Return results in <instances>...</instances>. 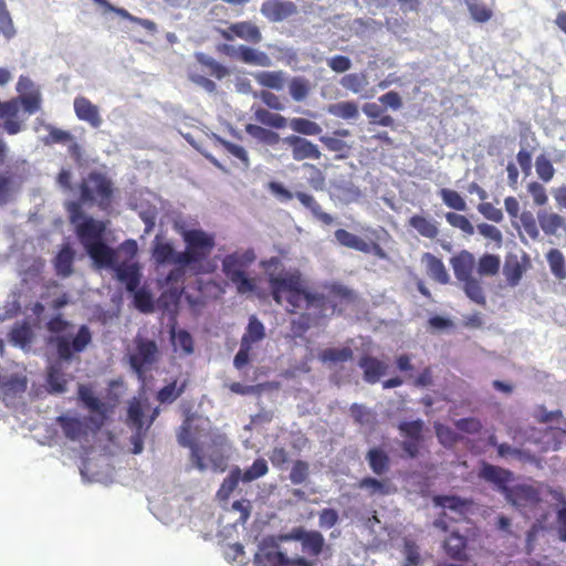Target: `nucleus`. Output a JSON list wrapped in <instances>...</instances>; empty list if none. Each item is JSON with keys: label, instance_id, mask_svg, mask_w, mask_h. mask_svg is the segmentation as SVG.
<instances>
[{"label": "nucleus", "instance_id": "nucleus-61", "mask_svg": "<svg viewBox=\"0 0 566 566\" xmlns=\"http://www.w3.org/2000/svg\"><path fill=\"white\" fill-rule=\"evenodd\" d=\"M446 219L450 226L460 229L465 234L472 235L474 233V228L465 216L455 212H447Z\"/></svg>", "mask_w": 566, "mask_h": 566}, {"label": "nucleus", "instance_id": "nucleus-60", "mask_svg": "<svg viewBox=\"0 0 566 566\" xmlns=\"http://www.w3.org/2000/svg\"><path fill=\"white\" fill-rule=\"evenodd\" d=\"M304 547L312 555H318L324 546V538L318 532H306L302 536Z\"/></svg>", "mask_w": 566, "mask_h": 566}, {"label": "nucleus", "instance_id": "nucleus-54", "mask_svg": "<svg viewBox=\"0 0 566 566\" xmlns=\"http://www.w3.org/2000/svg\"><path fill=\"white\" fill-rule=\"evenodd\" d=\"M439 196L447 207L454 209L457 211L467 210L465 200L458 191L449 188H442L439 190Z\"/></svg>", "mask_w": 566, "mask_h": 566}, {"label": "nucleus", "instance_id": "nucleus-47", "mask_svg": "<svg viewBox=\"0 0 566 566\" xmlns=\"http://www.w3.org/2000/svg\"><path fill=\"white\" fill-rule=\"evenodd\" d=\"M311 90L310 81L303 76L292 77L289 82V93L293 101H304Z\"/></svg>", "mask_w": 566, "mask_h": 566}, {"label": "nucleus", "instance_id": "nucleus-64", "mask_svg": "<svg viewBox=\"0 0 566 566\" xmlns=\"http://www.w3.org/2000/svg\"><path fill=\"white\" fill-rule=\"evenodd\" d=\"M308 476V464L305 461L297 460L293 463L290 480L293 484H302Z\"/></svg>", "mask_w": 566, "mask_h": 566}, {"label": "nucleus", "instance_id": "nucleus-50", "mask_svg": "<svg viewBox=\"0 0 566 566\" xmlns=\"http://www.w3.org/2000/svg\"><path fill=\"white\" fill-rule=\"evenodd\" d=\"M551 272L558 280L566 279V266L563 253L557 249H552L546 255Z\"/></svg>", "mask_w": 566, "mask_h": 566}, {"label": "nucleus", "instance_id": "nucleus-2", "mask_svg": "<svg viewBox=\"0 0 566 566\" xmlns=\"http://www.w3.org/2000/svg\"><path fill=\"white\" fill-rule=\"evenodd\" d=\"M271 296L274 302L282 305L284 295L292 307V312L301 307V296L305 291L302 273L298 269L286 270L282 268L279 272L269 271L268 279Z\"/></svg>", "mask_w": 566, "mask_h": 566}, {"label": "nucleus", "instance_id": "nucleus-25", "mask_svg": "<svg viewBox=\"0 0 566 566\" xmlns=\"http://www.w3.org/2000/svg\"><path fill=\"white\" fill-rule=\"evenodd\" d=\"M523 259L524 262H522L517 255H509L505 259L503 274L510 286H516L520 283L523 274L526 272L528 259L526 256Z\"/></svg>", "mask_w": 566, "mask_h": 566}, {"label": "nucleus", "instance_id": "nucleus-8", "mask_svg": "<svg viewBox=\"0 0 566 566\" xmlns=\"http://www.w3.org/2000/svg\"><path fill=\"white\" fill-rule=\"evenodd\" d=\"M181 412L185 419L177 433L178 443L181 447H187L190 449L191 460L193 464L200 471H205L208 468V464L206 463L203 457L201 455L200 449L196 443V439L191 431L192 421L196 418V413L192 411V405L184 403L181 406Z\"/></svg>", "mask_w": 566, "mask_h": 566}, {"label": "nucleus", "instance_id": "nucleus-53", "mask_svg": "<svg viewBox=\"0 0 566 566\" xmlns=\"http://www.w3.org/2000/svg\"><path fill=\"white\" fill-rule=\"evenodd\" d=\"M268 472V462L263 458H258L244 472L241 471V481L244 483L252 482L264 476Z\"/></svg>", "mask_w": 566, "mask_h": 566}, {"label": "nucleus", "instance_id": "nucleus-49", "mask_svg": "<svg viewBox=\"0 0 566 566\" xmlns=\"http://www.w3.org/2000/svg\"><path fill=\"white\" fill-rule=\"evenodd\" d=\"M241 481V470L240 468H233L229 475L223 480L220 489L217 492V496L219 500L224 501L228 500L231 493L235 490L239 482Z\"/></svg>", "mask_w": 566, "mask_h": 566}, {"label": "nucleus", "instance_id": "nucleus-42", "mask_svg": "<svg viewBox=\"0 0 566 566\" xmlns=\"http://www.w3.org/2000/svg\"><path fill=\"white\" fill-rule=\"evenodd\" d=\"M465 295L475 304L485 306L486 297L481 285V282L475 277H470L461 282Z\"/></svg>", "mask_w": 566, "mask_h": 566}, {"label": "nucleus", "instance_id": "nucleus-29", "mask_svg": "<svg viewBox=\"0 0 566 566\" xmlns=\"http://www.w3.org/2000/svg\"><path fill=\"white\" fill-rule=\"evenodd\" d=\"M255 260V253L252 249H248L243 252L235 251L228 254L222 260V271H235L244 270Z\"/></svg>", "mask_w": 566, "mask_h": 566}, {"label": "nucleus", "instance_id": "nucleus-58", "mask_svg": "<svg viewBox=\"0 0 566 566\" xmlns=\"http://www.w3.org/2000/svg\"><path fill=\"white\" fill-rule=\"evenodd\" d=\"M535 169L538 178L543 182H549L555 175V168L551 159L544 154L536 157Z\"/></svg>", "mask_w": 566, "mask_h": 566}, {"label": "nucleus", "instance_id": "nucleus-31", "mask_svg": "<svg viewBox=\"0 0 566 566\" xmlns=\"http://www.w3.org/2000/svg\"><path fill=\"white\" fill-rule=\"evenodd\" d=\"M436 506L448 509L460 515H465L472 502L458 495H436L432 499Z\"/></svg>", "mask_w": 566, "mask_h": 566}, {"label": "nucleus", "instance_id": "nucleus-44", "mask_svg": "<svg viewBox=\"0 0 566 566\" xmlns=\"http://www.w3.org/2000/svg\"><path fill=\"white\" fill-rule=\"evenodd\" d=\"M397 368L403 373V379L400 377H392L385 381L386 388L399 387L406 381V377L408 374H415L413 365L411 364V358L407 354L399 355L396 358Z\"/></svg>", "mask_w": 566, "mask_h": 566}, {"label": "nucleus", "instance_id": "nucleus-41", "mask_svg": "<svg viewBox=\"0 0 566 566\" xmlns=\"http://www.w3.org/2000/svg\"><path fill=\"white\" fill-rule=\"evenodd\" d=\"M358 488L366 491L368 495H387L391 492V483L387 480L365 478L358 483Z\"/></svg>", "mask_w": 566, "mask_h": 566}, {"label": "nucleus", "instance_id": "nucleus-24", "mask_svg": "<svg viewBox=\"0 0 566 566\" xmlns=\"http://www.w3.org/2000/svg\"><path fill=\"white\" fill-rule=\"evenodd\" d=\"M421 261L424 263L427 274L430 279L442 285L450 282V275L441 259L430 252H424L421 256Z\"/></svg>", "mask_w": 566, "mask_h": 566}, {"label": "nucleus", "instance_id": "nucleus-28", "mask_svg": "<svg viewBox=\"0 0 566 566\" xmlns=\"http://www.w3.org/2000/svg\"><path fill=\"white\" fill-rule=\"evenodd\" d=\"M353 353L348 347H331L323 349L318 357L319 360L331 369L338 368L344 363L352 359Z\"/></svg>", "mask_w": 566, "mask_h": 566}, {"label": "nucleus", "instance_id": "nucleus-51", "mask_svg": "<svg viewBox=\"0 0 566 566\" xmlns=\"http://www.w3.org/2000/svg\"><path fill=\"white\" fill-rule=\"evenodd\" d=\"M501 261L497 255L483 254L478 262V273L481 276H494L500 271Z\"/></svg>", "mask_w": 566, "mask_h": 566}, {"label": "nucleus", "instance_id": "nucleus-5", "mask_svg": "<svg viewBox=\"0 0 566 566\" xmlns=\"http://www.w3.org/2000/svg\"><path fill=\"white\" fill-rule=\"evenodd\" d=\"M112 182L101 172H91L85 178L80 187V200L77 201L81 207L99 200L98 205L105 207L112 196Z\"/></svg>", "mask_w": 566, "mask_h": 566}, {"label": "nucleus", "instance_id": "nucleus-14", "mask_svg": "<svg viewBox=\"0 0 566 566\" xmlns=\"http://www.w3.org/2000/svg\"><path fill=\"white\" fill-rule=\"evenodd\" d=\"M254 562L258 566H311L304 557L289 558L282 552L275 549L258 553Z\"/></svg>", "mask_w": 566, "mask_h": 566}, {"label": "nucleus", "instance_id": "nucleus-35", "mask_svg": "<svg viewBox=\"0 0 566 566\" xmlns=\"http://www.w3.org/2000/svg\"><path fill=\"white\" fill-rule=\"evenodd\" d=\"M230 30L235 36L247 42L258 44L262 41L260 29L250 21L235 22L230 25Z\"/></svg>", "mask_w": 566, "mask_h": 566}, {"label": "nucleus", "instance_id": "nucleus-48", "mask_svg": "<svg viewBox=\"0 0 566 566\" xmlns=\"http://www.w3.org/2000/svg\"><path fill=\"white\" fill-rule=\"evenodd\" d=\"M129 294L133 296L136 308L140 312L150 313L154 311V297L148 290L137 286L136 290L130 291Z\"/></svg>", "mask_w": 566, "mask_h": 566}, {"label": "nucleus", "instance_id": "nucleus-30", "mask_svg": "<svg viewBox=\"0 0 566 566\" xmlns=\"http://www.w3.org/2000/svg\"><path fill=\"white\" fill-rule=\"evenodd\" d=\"M96 4L103 8V13L114 12L117 15L126 19L130 22L138 23L144 27L148 31H154L156 29V24L147 19L137 18L130 14L126 9L113 6L108 0H93Z\"/></svg>", "mask_w": 566, "mask_h": 566}, {"label": "nucleus", "instance_id": "nucleus-56", "mask_svg": "<svg viewBox=\"0 0 566 566\" xmlns=\"http://www.w3.org/2000/svg\"><path fill=\"white\" fill-rule=\"evenodd\" d=\"M468 10L472 19L479 23H484L493 17V11L484 3L476 0H465Z\"/></svg>", "mask_w": 566, "mask_h": 566}, {"label": "nucleus", "instance_id": "nucleus-23", "mask_svg": "<svg viewBox=\"0 0 566 566\" xmlns=\"http://www.w3.org/2000/svg\"><path fill=\"white\" fill-rule=\"evenodd\" d=\"M359 366L364 370L366 381L376 384L388 374L390 365L375 357H364L359 361Z\"/></svg>", "mask_w": 566, "mask_h": 566}, {"label": "nucleus", "instance_id": "nucleus-10", "mask_svg": "<svg viewBox=\"0 0 566 566\" xmlns=\"http://www.w3.org/2000/svg\"><path fill=\"white\" fill-rule=\"evenodd\" d=\"M389 238V233L382 228L368 230L364 233V237H356V250L370 253L381 260H388V254L381 244L388 241Z\"/></svg>", "mask_w": 566, "mask_h": 566}, {"label": "nucleus", "instance_id": "nucleus-59", "mask_svg": "<svg viewBox=\"0 0 566 566\" xmlns=\"http://www.w3.org/2000/svg\"><path fill=\"white\" fill-rule=\"evenodd\" d=\"M520 222L524 230V232L532 239L533 241L538 240L539 238V229L534 214L531 211H523L520 214Z\"/></svg>", "mask_w": 566, "mask_h": 566}, {"label": "nucleus", "instance_id": "nucleus-32", "mask_svg": "<svg viewBox=\"0 0 566 566\" xmlns=\"http://www.w3.org/2000/svg\"><path fill=\"white\" fill-rule=\"evenodd\" d=\"M408 226L413 228L423 238L434 239L439 234L438 223L424 216L413 214L409 218Z\"/></svg>", "mask_w": 566, "mask_h": 566}, {"label": "nucleus", "instance_id": "nucleus-52", "mask_svg": "<svg viewBox=\"0 0 566 566\" xmlns=\"http://www.w3.org/2000/svg\"><path fill=\"white\" fill-rule=\"evenodd\" d=\"M254 117L261 124L273 128H283L287 124V119L284 116L276 113H271L265 108L255 109Z\"/></svg>", "mask_w": 566, "mask_h": 566}, {"label": "nucleus", "instance_id": "nucleus-45", "mask_svg": "<svg viewBox=\"0 0 566 566\" xmlns=\"http://www.w3.org/2000/svg\"><path fill=\"white\" fill-rule=\"evenodd\" d=\"M289 126L293 132L305 136H316L322 133V127L316 122L303 117L292 118Z\"/></svg>", "mask_w": 566, "mask_h": 566}, {"label": "nucleus", "instance_id": "nucleus-12", "mask_svg": "<svg viewBox=\"0 0 566 566\" xmlns=\"http://www.w3.org/2000/svg\"><path fill=\"white\" fill-rule=\"evenodd\" d=\"M504 495L509 502L521 509L535 507L541 501L538 491L526 484L509 486Z\"/></svg>", "mask_w": 566, "mask_h": 566}, {"label": "nucleus", "instance_id": "nucleus-7", "mask_svg": "<svg viewBox=\"0 0 566 566\" xmlns=\"http://www.w3.org/2000/svg\"><path fill=\"white\" fill-rule=\"evenodd\" d=\"M182 237L186 243V250L184 251L186 262L199 266L200 262L209 256L214 247L213 237L197 229L185 231Z\"/></svg>", "mask_w": 566, "mask_h": 566}, {"label": "nucleus", "instance_id": "nucleus-62", "mask_svg": "<svg viewBox=\"0 0 566 566\" xmlns=\"http://www.w3.org/2000/svg\"><path fill=\"white\" fill-rule=\"evenodd\" d=\"M406 381L416 388L432 385L431 367H424L419 374H408L406 377Z\"/></svg>", "mask_w": 566, "mask_h": 566}, {"label": "nucleus", "instance_id": "nucleus-38", "mask_svg": "<svg viewBox=\"0 0 566 566\" xmlns=\"http://www.w3.org/2000/svg\"><path fill=\"white\" fill-rule=\"evenodd\" d=\"M264 337L265 327L263 323L255 315H251L241 342L252 346V344L262 340Z\"/></svg>", "mask_w": 566, "mask_h": 566}, {"label": "nucleus", "instance_id": "nucleus-18", "mask_svg": "<svg viewBox=\"0 0 566 566\" xmlns=\"http://www.w3.org/2000/svg\"><path fill=\"white\" fill-rule=\"evenodd\" d=\"M450 264L459 282L473 277L472 273L475 268V259L471 252L467 250L460 251L450 259Z\"/></svg>", "mask_w": 566, "mask_h": 566}, {"label": "nucleus", "instance_id": "nucleus-6", "mask_svg": "<svg viewBox=\"0 0 566 566\" xmlns=\"http://www.w3.org/2000/svg\"><path fill=\"white\" fill-rule=\"evenodd\" d=\"M159 355L155 340L136 338L135 348L128 355L130 368L142 379L146 371L151 370L156 366Z\"/></svg>", "mask_w": 566, "mask_h": 566}, {"label": "nucleus", "instance_id": "nucleus-43", "mask_svg": "<svg viewBox=\"0 0 566 566\" xmlns=\"http://www.w3.org/2000/svg\"><path fill=\"white\" fill-rule=\"evenodd\" d=\"M367 460L373 472L378 475L387 472L389 469V457L379 448L370 449L367 454Z\"/></svg>", "mask_w": 566, "mask_h": 566}, {"label": "nucleus", "instance_id": "nucleus-16", "mask_svg": "<svg viewBox=\"0 0 566 566\" xmlns=\"http://www.w3.org/2000/svg\"><path fill=\"white\" fill-rule=\"evenodd\" d=\"M153 258L158 264L185 263L184 252L175 250L174 245L156 235L153 242Z\"/></svg>", "mask_w": 566, "mask_h": 566}, {"label": "nucleus", "instance_id": "nucleus-34", "mask_svg": "<svg viewBox=\"0 0 566 566\" xmlns=\"http://www.w3.org/2000/svg\"><path fill=\"white\" fill-rule=\"evenodd\" d=\"M240 61L249 65L270 67L272 59L263 51L240 44Z\"/></svg>", "mask_w": 566, "mask_h": 566}, {"label": "nucleus", "instance_id": "nucleus-63", "mask_svg": "<svg viewBox=\"0 0 566 566\" xmlns=\"http://www.w3.org/2000/svg\"><path fill=\"white\" fill-rule=\"evenodd\" d=\"M403 566H419L421 556L418 545L413 541L406 539L403 545Z\"/></svg>", "mask_w": 566, "mask_h": 566}, {"label": "nucleus", "instance_id": "nucleus-15", "mask_svg": "<svg viewBox=\"0 0 566 566\" xmlns=\"http://www.w3.org/2000/svg\"><path fill=\"white\" fill-rule=\"evenodd\" d=\"M56 423L69 440L80 441L88 436V426L84 419L61 415L56 418Z\"/></svg>", "mask_w": 566, "mask_h": 566}, {"label": "nucleus", "instance_id": "nucleus-21", "mask_svg": "<svg viewBox=\"0 0 566 566\" xmlns=\"http://www.w3.org/2000/svg\"><path fill=\"white\" fill-rule=\"evenodd\" d=\"M296 12V6L293 2L266 1L261 7V13L273 22H280Z\"/></svg>", "mask_w": 566, "mask_h": 566}, {"label": "nucleus", "instance_id": "nucleus-36", "mask_svg": "<svg viewBox=\"0 0 566 566\" xmlns=\"http://www.w3.org/2000/svg\"><path fill=\"white\" fill-rule=\"evenodd\" d=\"M285 75L283 71H261L253 73L254 78L260 85L275 91L283 88Z\"/></svg>", "mask_w": 566, "mask_h": 566}, {"label": "nucleus", "instance_id": "nucleus-20", "mask_svg": "<svg viewBox=\"0 0 566 566\" xmlns=\"http://www.w3.org/2000/svg\"><path fill=\"white\" fill-rule=\"evenodd\" d=\"M537 220L546 235H559L560 231L566 232V218L557 212L539 210Z\"/></svg>", "mask_w": 566, "mask_h": 566}, {"label": "nucleus", "instance_id": "nucleus-27", "mask_svg": "<svg viewBox=\"0 0 566 566\" xmlns=\"http://www.w3.org/2000/svg\"><path fill=\"white\" fill-rule=\"evenodd\" d=\"M364 114L368 117L369 124L385 127H392L395 119L387 113L385 106L378 102L366 103L363 106Z\"/></svg>", "mask_w": 566, "mask_h": 566}, {"label": "nucleus", "instance_id": "nucleus-37", "mask_svg": "<svg viewBox=\"0 0 566 566\" xmlns=\"http://www.w3.org/2000/svg\"><path fill=\"white\" fill-rule=\"evenodd\" d=\"M295 197L305 208L311 210L312 214L321 222L324 224H331L333 222V217L322 210L321 206L316 202L312 195L297 191Z\"/></svg>", "mask_w": 566, "mask_h": 566}, {"label": "nucleus", "instance_id": "nucleus-40", "mask_svg": "<svg viewBox=\"0 0 566 566\" xmlns=\"http://www.w3.org/2000/svg\"><path fill=\"white\" fill-rule=\"evenodd\" d=\"M245 132L254 139L268 145L274 146L280 142V135L276 132L264 128L255 124H247Z\"/></svg>", "mask_w": 566, "mask_h": 566}, {"label": "nucleus", "instance_id": "nucleus-9", "mask_svg": "<svg viewBox=\"0 0 566 566\" xmlns=\"http://www.w3.org/2000/svg\"><path fill=\"white\" fill-rule=\"evenodd\" d=\"M78 399L88 411V420L95 429H99L114 412L117 399L102 401L94 396L95 391H77Z\"/></svg>", "mask_w": 566, "mask_h": 566}, {"label": "nucleus", "instance_id": "nucleus-26", "mask_svg": "<svg viewBox=\"0 0 566 566\" xmlns=\"http://www.w3.org/2000/svg\"><path fill=\"white\" fill-rule=\"evenodd\" d=\"M467 538L458 532L451 533L443 543L446 554L453 560H467Z\"/></svg>", "mask_w": 566, "mask_h": 566}, {"label": "nucleus", "instance_id": "nucleus-33", "mask_svg": "<svg viewBox=\"0 0 566 566\" xmlns=\"http://www.w3.org/2000/svg\"><path fill=\"white\" fill-rule=\"evenodd\" d=\"M75 252L70 245H63L54 259L57 275L69 277L73 273Z\"/></svg>", "mask_w": 566, "mask_h": 566}, {"label": "nucleus", "instance_id": "nucleus-4", "mask_svg": "<svg viewBox=\"0 0 566 566\" xmlns=\"http://www.w3.org/2000/svg\"><path fill=\"white\" fill-rule=\"evenodd\" d=\"M91 342L92 332L85 324L81 325L75 334L67 332L50 337V343L56 347L60 361H71L76 354L84 352Z\"/></svg>", "mask_w": 566, "mask_h": 566}, {"label": "nucleus", "instance_id": "nucleus-11", "mask_svg": "<svg viewBox=\"0 0 566 566\" xmlns=\"http://www.w3.org/2000/svg\"><path fill=\"white\" fill-rule=\"evenodd\" d=\"M283 143L291 148L292 157L296 161L321 158L322 154L318 149V146L302 136H286L283 138Z\"/></svg>", "mask_w": 566, "mask_h": 566}, {"label": "nucleus", "instance_id": "nucleus-39", "mask_svg": "<svg viewBox=\"0 0 566 566\" xmlns=\"http://www.w3.org/2000/svg\"><path fill=\"white\" fill-rule=\"evenodd\" d=\"M223 273L235 285L239 294L251 293L255 290L253 279L249 277L244 270L223 271Z\"/></svg>", "mask_w": 566, "mask_h": 566}, {"label": "nucleus", "instance_id": "nucleus-19", "mask_svg": "<svg viewBox=\"0 0 566 566\" xmlns=\"http://www.w3.org/2000/svg\"><path fill=\"white\" fill-rule=\"evenodd\" d=\"M74 112L78 119L88 123L94 128H98L103 123L98 107L84 96L75 97Z\"/></svg>", "mask_w": 566, "mask_h": 566}, {"label": "nucleus", "instance_id": "nucleus-46", "mask_svg": "<svg viewBox=\"0 0 566 566\" xmlns=\"http://www.w3.org/2000/svg\"><path fill=\"white\" fill-rule=\"evenodd\" d=\"M171 343L176 352H181L185 355L193 353V339L185 329L171 331Z\"/></svg>", "mask_w": 566, "mask_h": 566}, {"label": "nucleus", "instance_id": "nucleus-57", "mask_svg": "<svg viewBox=\"0 0 566 566\" xmlns=\"http://www.w3.org/2000/svg\"><path fill=\"white\" fill-rule=\"evenodd\" d=\"M196 59L201 65L209 67L211 75L216 76L218 80H222L229 74V70L210 55L197 53Z\"/></svg>", "mask_w": 566, "mask_h": 566}, {"label": "nucleus", "instance_id": "nucleus-22", "mask_svg": "<svg viewBox=\"0 0 566 566\" xmlns=\"http://www.w3.org/2000/svg\"><path fill=\"white\" fill-rule=\"evenodd\" d=\"M300 298V308H305L315 319L326 315L329 302L323 294L311 293L305 289Z\"/></svg>", "mask_w": 566, "mask_h": 566}, {"label": "nucleus", "instance_id": "nucleus-1", "mask_svg": "<svg viewBox=\"0 0 566 566\" xmlns=\"http://www.w3.org/2000/svg\"><path fill=\"white\" fill-rule=\"evenodd\" d=\"M66 210L70 221L75 227L76 234L94 265L96 268L113 265L116 261V251L105 241V223L85 214L78 202H66Z\"/></svg>", "mask_w": 566, "mask_h": 566}, {"label": "nucleus", "instance_id": "nucleus-13", "mask_svg": "<svg viewBox=\"0 0 566 566\" xmlns=\"http://www.w3.org/2000/svg\"><path fill=\"white\" fill-rule=\"evenodd\" d=\"M101 269H112L115 277L125 284L126 291H135L140 284V271L135 263H118V253L116 252V261L113 265L102 266Z\"/></svg>", "mask_w": 566, "mask_h": 566}, {"label": "nucleus", "instance_id": "nucleus-17", "mask_svg": "<svg viewBox=\"0 0 566 566\" xmlns=\"http://www.w3.org/2000/svg\"><path fill=\"white\" fill-rule=\"evenodd\" d=\"M479 476L496 485L503 494L509 489L507 484L513 480V473L510 470L485 462L481 467Z\"/></svg>", "mask_w": 566, "mask_h": 566}, {"label": "nucleus", "instance_id": "nucleus-55", "mask_svg": "<svg viewBox=\"0 0 566 566\" xmlns=\"http://www.w3.org/2000/svg\"><path fill=\"white\" fill-rule=\"evenodd\" d=\"M32 329L27 324H17L12 327L10 333V340L15 346L24 347L32 340Z\"/></svg>", "mask_w": 566, "mask_h": 566}, {"label": "nucleus", "instance_id": "nucleus-3", "mask_svg": "<svg viewBox=\"0 0 566 566\" xmlns=\"http://www.w3.org/2000/svg\"><path fill=\"white\" fill-rule=\"evenodd\" d=\"M146 392L140 391L138 397L129 402L127 412V424L135 430L130 438L134 454H139L143 451L147 430L159 415V409L153 408L148 397H145Z\"/></svg>", "mask_w": 566, "mask_h": 566}]
</instances>
